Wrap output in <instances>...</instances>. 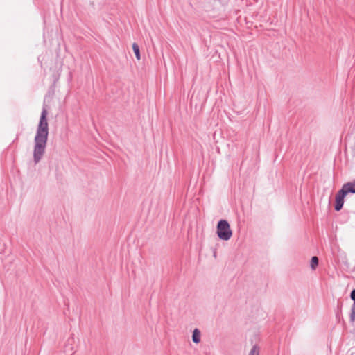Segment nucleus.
<instances>
[{
    "mask_svg": "<svg viewBox=\"0 0 355 355\" xmlns=\"http://www.w3.org/2000/svg\"><path fill=\"white\" fill-rule=\"evenodd\" d=\"M47 115V110L43 107L34 138L33 159L35 164L41 160L45 153L49 136Z\"/></svg>",
    "mask_w": 355,
    "mask_h": 355,
    "instance_id": "nucleus-1",
    "label": "nucleus"
},
{
    "mask_svg": "<svg viewBox=\"0 0 355 355\" xmlns=\"http://www.w3.org/2000/svg\"><path fill=\"white\" fill-rule=\"evenodd\" d=\"M216 229L217 235L221 240L228 241L232 236V231L226 220H219Z\"/></svg>",
    "mask_w": 355,
    "mask_h": 355,
    "instance_id": "nucleus-2",
    "label": "nucleus"
},
{
    "mask_svg": "<svg viewBox=\"0 0 355 355\" xmlns=\"http://www.w3.org/2000/svg\"><path fill=\"white\" fill-rule=\"evenodd\" d=\"M346 195V193L343 189L339 190L336 193L335 210L340 211L343 208L344 204V198Z\"/></svg>",
    "mask_w": 355,
    "mask_h": 355,
    "instance_id": "nucleus-3",
    "label": "nucleus"
},
{
    "mask_svg": "<svg viewBox=\"0 0 355 355\" xmlns=\"http://www.w3.org/2000/svg\"><path fill=\"white\" fill-rule=\"evenodd\" d=\"M341 189L344 190L346 194L349 193H355V180L353 182L344 184Z\"/></svg>",
    "mask_w": 355,
    "mask_h": 355,
    "instance_id": "nucleus-4",
    "label": "nucleus"
},
{
    "mask_svg": "<svg viewBox=\"0 0 355 355\" xmlns=\"http://www.w3.org/2000/svg\"><path fill=\"white\" fill-rule=\"evenodd\" d=\"M350 297L354 301L351 309L350 321L354 322L355 321V289L352 291Z\"/></svg>",
    "mask_w": 355,
    "mask_h": 355,
    "instance_id": "nucleus-5",
    "label": "nucleus"
},
{
    "mask_svg": "<svg viewBox=\"0 0 355 355\" xmlns=\"http://www.w3.org/2000/svg\"><path fill=\"white\" fill-rule=\"evenodd\" d=\"M200 331L198 329H195L193 331L192 340L195 343H199L200 341Z\"/></svg>",
    "mask_w": 355,
    "mask_h": 355,
    "instance_id": "nucleus-6",
    "label": "nucleus"
},
{
    "mask_svg": "<svg viewBox=\"0 0 355 355\" xmlns=\"http://www.w3.org/2000/svg\"><path fill=\"white\" fill-rule=\"evenodd\" d=\"M132 49L135 53L136 58L139 60L141 59L139 47L137 43L132 44Z\"/></svg>",
    "mask_w": 355,
    "mask_h": 355,
    "instance_id": "nucleus-7",
    "label": "nucleus"
},
{
    "mask_svg": "<svg viewBox=\"0 0 355 355\" xmlns=\"http://www.w3.org/2000/svg\"><path fill=\"white\" fill-rule=\"evenodd\" d=\"M248 355H260V348L257 345H254Z\"/></svg>",
    "mask_w": 355,
    "mask_h": 355,
    "instance_id": "nucleus-8",
    "label": "nucleus"
},
{
    "mask_svg": "<svg viewBox=\"0 0 355 355\" xmlns=\"http://www.w3.org/2000/svg\"><path fill=\"white\" fill-rule=\"evenodd\" d=\"M318 258L315 256L311 258V268L313 269V270H315V268L317 267V266L318 265Z\"/></svg>",
    "mask_w": 355,
    "mask_h": 355,
    "instance_id": "nucleus-9",
    "label": "nucleus"
}]
</instances>
